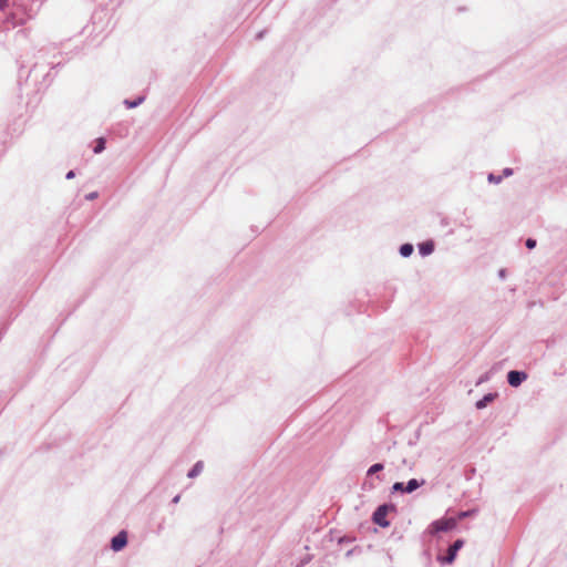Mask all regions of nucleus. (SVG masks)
I'll return each mask as SVG.
<instances>
[{"label":"nucleus","instance_id":"obj_8","mask_svg":"<svg viewBox=\"0 0 567 567\" xmlns=\"http://www.w3.org/2000/svg\"><path fill=\"white\" fill-rule=\"evenodd\" d=\"M434 250V245L431 241L423 243L419 245V251L422 256H427L432 254Z\"/></svg>","mask_w":567,"mask_h":567},{"label":"nucleus","instance_id":"obj_15","mask_svg":"<svg viewBox=\"0 0 567 567\" xmlns=\"http://www.w3.org/2000/svg\"><path fill=\"white\" fill-rule=\"evenodd\" d=\"M474 513H475V511L461 512V513L458 514V517H457L456 519H457V520H458V519H463V518H465V517H468V516L473 515Z\"/></svg>","mask_w":567,"mask_h":567},{"label":"nucleus","instance_id":"obj_19","mask_svg":"<svg viewBox=\"0 0 567 567\" xmlns=\"http://www.w3.org/2000/svg\"><path fill=\"white\" fill-rule=\"evenodd\" d=\"M96 196H97V193H95V192H94V193H90V194L86 196V198H87V199H94V198H96Z\"/></svg>","mask_w":567,"mask_h":567},{"label":"nucleus","instance_id":"obj_18","mask_svg":"<svg viewBox=\"0 0 567 567\" xmlns=\"http://www.w3.org/2000/svg\"><path fill=\"white\" fill-rule=\"evenodd\" d=\"M503 174H504L505 176H511V175L513 174V169H512V168H505V169L503 171Z\"/></svg>","mask_w":567,"mask_h":567},{"label":"nucleus","instance_id":"obj_13","mask_svg":"<svg viewBox=\"0 0 567 567\" xmlns=\"http://www.w3.org/2000/svg\"><path fill=\"white\" fill-rule=\"evenodd\" d=\"M382 470H383V464L375 463L372 466H370V468L368 470L367 474L368 475H373V474H375V473H378V472H380Z\"/></svg>","mask_w":567,"mask_h":567},{"label":"nucleus","instance_id":"obj_4","mask_svg":"<svg viewBox=\"0 0 567 567\" xmlns=\"http://www.w3.org/2000/svg\"><path fill=\"white\" fill-rule=\"evenodd\" d=\"M127 544V535L124 530L120 532L116 536H114L111 540V548L114 551H120Z\"/></svg>","mask_w":567,"mask_h":567},{"label":"nucleus","instance_id":"obj_23","mask_svg":"<svg viewBox=\"0 0 567 567\" xmlns=\"http://www.w3.org/2000/svg\"><path fill=\"white\" fill-rule=\"evenodd\" d=\"M181 499V496L179 495H176L174 498H173V503L177 504Z\"/></svg>","mask_w":567,"mask_h":567},{"label":"nucleus","instance_id":"obj_17","mask_svg":"<svg viewBox=\"0 0 567 567\" xmlns=\"http://www.w3.org/2000/svg\"><path fill=\"white\" fill-rule=\"evenodd\" d=\"M535 246H536V240H535V239L528 238V239L526 240V247H527L528 249H533Z\"/></svg>","mask_w":567,"mask_h":567},{"label":"nucleus","instance_id":"obj_1","mask_svg":"<svg viewBox=\"0 0 567 567\" xmlns=\"http://www.w3.org/2000/svg\"><path fill=\"white\" fill-rule=\"evenodd\" d=\"M456 525L457 519L453 517L437 519L431 524V533L449 532L454 529Z\"/></svg>","mask_w":567,"mask_h":567},{"label":"nucleus","instance_id":"obj_2","mask_svg":"<svg viewBox=\"0 0 567 567\" xmlns=\"http://www.w3.org/2000/svg\"><path fill=\"white\" fill-rule=\"evenodd\" d=\"M390 506L388 505H381L377 508V511L373 513V522L378 524L381 527H388L390 523L386 520V514Z\"/></svg>","mask_w":567,"mask_h":567},{"label":"nucleus","instance_id":"obj_22","mask_svg":"<svg viewBox=\"0 0 567 567\" xmlns=\"http://www.w3.org/2000/svg\"><path fill=\"white\" fill-rule=\"evenodd\" d=\"M498 276H499L501 278H505V270H504V269H501V270L498 271Z\"/></svg>","mask_w":567,"mask_h":567},{"label":"nucleus","instance_id":"obj_10","mask_svg":"<svg viewBox=\"0 0 567 567\" xmlns=\"http://www.w3.org/2000/svg\"><path fill=\"white\" fill-rule=\"evenodd\" d=\"M413 252V246L411 244H404L400 247V254L403 257H409Z\"/></svg>","mask_w":567,"mask_h":567},{"label":"nucleus","instance_id":"obj_3","mask_svg":"<svg viewBox=\"0 0 567 567\" xmlns=\"http://www.w3.org/2000/svg\"><path fill=\"white\" fill-rule=\"evenodd\" d=\"M464 542L462 539H457L450 546L447 550V555L441 558L442 563L452 564L456 557L457 551L463 547Z\"/></svg>","mask_w":567,"mask_h":567},{"label":"nucleus","instance_id":"obj_14","mask_svg":"<svg viewBox=\"0 0 567 567\" xmlns=\"http://www.w3.org/2000/svg\"><path fill=\"white\" fill-rule=\"evenodd\" d=\"M404 488H405V487H404V484H403V483H401V482H396V483H394V484H393V486H392V491H393V492H403V493H404Z\"/></svg>","mask_w":567,"mask_h":567},{"label":"nucleus","instance_id":"obj_16","mask_svg":"<svg viewBox=\"0 0 567 567\" xmlns=\"http://www.w3.org/2000/svg\"><path fill=\"white\" fill-rule=\"evenodd\" d=\"M488 181L493 183H499L502 181L501 176H495L494 174L488 175Z\"/></svg>","mask_w":567,"mask_h":567},{"label":"nucleus","instance_id":"obj_5","mask_svg":"<svg viewBox=\"0 0 567 567\" xmlns=\"http://www.w3.org/2000/svg\"><path fill=\"white\" fill-rule=\"evenodd\" d=\"M526 379H527V374L522 371L513 370V371H509L507 374V381H508L509 385L515 386V388L520 385L522 382L525 381Z\"/></svg>","mask_w":567,"mask_h":567},{"label":"nucleus","instance_id":"obj_6","mask_svg":"<svg viewBox=\"0 0 567 567\" xmlns=\"http://www.w3.org/2000/svg\"><path fill=\"white\" fill-rule=\"evenodd\" d=\"M497 396L496 393H487L475 404L476 409L482 410L487 406L488 403L493 402Z\"/></svg>","mask_w":567,"mask_h":567},{"label":"nucleus","instance_id":"obj_11","mask_svg":"<svg viewBox=\"0 0 567 567\" xmlns=\"http://www.w3.org/2000/svg\"><path fill=\"white\" fill-rule=\"evenodd\" d=\"M144 101V96H140L138 99L134 100V101H130V100H125L124 101V104L128 107V109H133V107H136L138 106L140 104H142Z\"/></svg>","mask_w":567,"mask_h":567},{"label":"nucleus","instance_id":"obj_21","mask_svg":"<svg viewBox=\"0 0 567 567\" xmlns=\"http://www.w3.org/2000/svg\"><path fill=\"white\" fill-rule=\"evenodd\" d=\"M7 6V0H0V10L4 9Z\"/></svg>","mask_w":567,"mask_h":567},{"label":"nucleus","instance_id":"obj_7","mask_svg":"<svg viewBox=\"0 0 567 567\" xmlns=\"http://www.w3.org/2000/svg\"><path fill=\"white\" fill-rule=\"evenodd\" d=\"M425 484V481L424 480H421V481H417L415 478H412L405 485H404V493H412L414 492L415 489H417L420 486L424 485Z\"/></svg>","mask_w":567,"mask_h":567},{"label":"nucleus","instance_id":"obj_12","mask_svg":"<svg viewBox=\"0 0 567 567\" xmlns=\"http://www.w3.org/2000/svg\"><path fill=\"white\" fill-rule=\"evenodd\" d=\"M105 148V140L103 137H100L96 140V146L94 147V153L99 154L103 152Z\"/></svg>","mask_w":567,"mask_h":567},{"label":"nucleus","instance_id":"obj_9","mask_svg":"<svg viewBox=\"0 0 567 567\" xmlns=\"http://www.w3.org/2000/svg\"><path fill=\"white\" fill-rule=\"evenodd\" d=\"M203 467H204V464L202 461H198L194 466L193 468L188 472L187 476L189 478H194L196 476H198L202 471H203Z\"/></svg>","mask_w":567,"mask_h":567},{"label":"nucleus","instance_id":"obj_20","mask_svg":"<svg viewBox=\"0 0 567 567\" xmlns=\"http://www.w3.org/2000/svg\"><path fill=\"white\" fill-rule=\"evenodd\" d=\"M75 176V173L73 171H70L68 174H66V178L68 179H71Z\"/></svg>","mask_w":567,"mask_h":567}]
</instances>
